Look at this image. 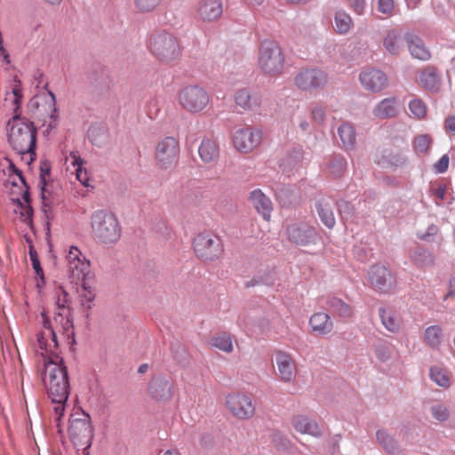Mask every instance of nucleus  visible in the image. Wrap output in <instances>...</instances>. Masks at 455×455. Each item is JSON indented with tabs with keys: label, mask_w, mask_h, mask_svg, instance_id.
Listing matches in <instances>:
<instances>
[{
	"label": "nucleus",
	"mask_w": 455,
	"mask_h": 455,
	"mask_svg": "<svg viewBox=\"0 0 455 455\" xmlns=\"http://www.w3.org/2000/svg\"><path fill=\"white\" fill-rule=\"evenodd\" d=\"M43 329L36 335L37 352L44 358L43 380L47 395L52 403L56 419L63 416L69 395L68 369L63 359L58 354V340L55 330L45 313H42Z\"/></svg>",
	"instance_id": "1"
},
{
	"label": "nucleus",
	"mask_w": 455,
	"mask_h": 455,
	"mask_svg": "<svg viewBox=\"0 0 455 455\" xmlns=\"http://www.w3.org/2000/svg\"><path fill=\"white\" fill-rule=\"evenodd\" d=\"M88 138L92 144L101 147L108 139V133L104 128L93 126L89 129Z\"/></svg>",
	"instance_id": "44"
},
{
	"label": "nucleus",
	"mask_w": 455,
	"mask_h": 455,
	"mask_svg": "<svg viewBox=\"0 0 455 455\" xmlns=\"http://www.w3.org/2000/svg\"><path fill=\"white\" fill-rule=\"evenodd\" d=\"M445 128L448 131L455 132V116H450L445 120Z\"/></svg>",
	"instance_id": "63"
},
{
	"label": "nucleus",
	"mask_w": 455,
	"mask_h": 455,
	"mask_svg": "<svg viewBox=\"0 0 455 455\" xmlns=\"http://www.w3.org/2000/svg\"><path fill=\"white\" fill-rule=\"evenodd\" d=\"M248 200L265 220L268 221L270 220L273 212V204L270 198L260 189L256 188L251 191Z\"/></svg>",
	"instance_id": "21"
},
{
	"label": "nucleus",
	"mask_w": 455,
	"mask_h": 455,
	"mask_svg": "<svg viewBox=\"0 0 455 455\" xmlns=\"http://www.w3.org/2000/svg\"><path fill=\"white\" fill-rule=\"evenodd\" d=\"M162 0H134V5L140 12H150L154 11Z\"/></svg>",
	"instance_id": "47"
},
{
	"label": "nucleus",
	"mask_w": 455,
	"mask_h": 455,
	"mask_svg": "<svg viewBox=\"0 0 455 455\" xmlns=\"http://www.w3.org/2000/svg\"><path fill=\"white\" fill-rule=\"evenodd\" d=\"M262 140V132L251 126L236 128L232 134L235 148L240 153H250L259 146Z\"/></svg>",
	"instance_id": "11"
},
{
	"label": "nucleus",
	"mask_w": 455,
	"mask_h": 455,
	"mask_svg": "<svg viewBox=\"0 0 455 455\" xmlns=\"http://www.w3.org/2000/svg\"><path fill=\"white\" fill-rule=\"evenodd\" d=\"M404 40L413 58L420 60H428L430 59L431 53L429 50L418 35L408 32L404 35Z\"/></svg>",
	"instance_id": "24"
},
{
	"label": "nucleus",
	"mask_w": 455,
	"mask_h": 455,
	"mask_svg": "<svg viewBox=\"0 0 455 455\" xmlns=\"http://www.w3.org/2000/svg\"><path fill=\"white\" fill-rule=\"evenodd\" d=\"M29 258L32 263V267L37 275H43V268L41 267L40 261L38 259L37 252L34 249V247L31 245L29 247Z\"/></svg>",
	"instance_id": "55"
},
{
	"label": "nucleus",
	"mask_w": 455,
	"mask_h": 455,
	"mask_svg": "<svg viewBox=\"0 0 455 455\" xmlns=\"http://www.w3.org/2000/svg\"><path fill=\"white\" fill-rule=\"evenodd\" d=\"M91 226L94 236L102 243H116L121 237L120 223L110 212L99 210L92 213Z\"/></svg>",
	"instance_id": "5"
},
{
	"label": "nucleus",
	"mask_w": 455,
	"mask_h": 455,
	"mask_svg": "<svg viewBox=\"0 0 455 455\" xmlns=\"http://www.w3.org/2000/svg\"><path fill=\"white\" fill-rule=\"evenodd\" d=\"M395 8L394 0H378V11L386 15H391Z\"/></svg>",
	"instance_id": "56"
},
{
	"label": "nucleus",
	"mask_w": 455,
	"mask_h": 455,
	"mask_svg": "<svg viewBox=\"0 0 455 455\" xmlns=\"http://www.w3.org/2000/svg\"><path fill=\"white\" fill-rule=\"evenodd\" d=\"M379 315L382 325L390 332L397 333L402 326L401 315L391 307H379Z\"/></svg>",
	"instance_id": "23"
},
{
	"label": "nucleus",
	"mask_w": 455,
	"mask_h": 455,
	"mask_svg": "<svg viewBox=\"0 0 455 455\" xmlns=\"http://www.w3.org/2000/svg\"><path fill=\"white\" fill-rule=\"evenodd\" d=\"M376 438L378 443L383 447V449L391 455H399L401 450L397 441L390 435L386 430L379 429L376 433Z\"/></svg>",
	"instance_id": "35"
},
{
	"label": "nucleus",
	"mask_w": 455,
	"mask_h": 455,
	"mask_svg": "<svg viewBox=\"0 0 455 455\" xmlns=\"http://www.w3.org/2000/svg\"><path fill=\"white\" fill-rule=\"evenodd\" d=\"M368 275L371 285L374 290L384 294H392L396 291V277L386 266L381 264L373 265Z\"/></svg>",
	"instance_id": "10"
},
{
	"label": "nucleus",
	"mask_w": 455,
	"mask_h": 455,
	"mask_svg": "<svg viewBox=\"0 0 455 455\" xmlns=\"http://www.w3.org/2000/svg\"><path fill=\"white\" fill-rule=\"evenodd\" d=\"M148 392L155 401L159 403L167 402L173 395L172 383L164 376H154L148 383Z\"/></svg>",
	"instance_id": "18"
},
{
	"label": "nucleus",
	"mask_w": 455,
	"mask_h": 455,
	"mask_svg": "<svg viewBox=\"0 0 455 455\" xmlns=\"http://www.w3.org/2000/svg\"><path fill=\"white\" fill-rule=\"evenodd\" d=\"M285 57L280 44L270 39L260 42L258 49L257 65L268 76L281 75L284 68Z\"/></svg>",
	"instance_id": "4"
},
{
	"label": "nucleus",
	"mask_w": 455,
	"mask_h": 455,
	"mask_svg": "<svg viewBox=\"0 0 455 455\" xmlns=\"http://www.w3.org/2000/svg\"><path fill=\"white\" fill-rule=\"evenodd\" d=\"M198 154L204 164L215 163L220 156L219 145L214 140L205 138L199 145Z\"/></svg>",
	"instance_id": "29"
},
{
	"label": "nucleus",
	"mask_w": 455,
	"mask_h": 455,
	"mask_svg": "<svg viewBox=\"0 0 455 455\" xmlns=\"http://www.w3.org/2000/svg\"><path fill=\"white\" fill-rule=\"evenodd\" d=\"M311 116L315 123L323 124L326 117V108L319 105L315 106L311 110Z\"/></svg>",
	"instance_id": "54"
},
{
	"label": "nucleus",
	"mask_w": 455,
	"mask_h": 455,
	"mask_svg": "<svg viewBox=\"0 0 455 455\" xmlns=\"http://www.w3.org/2000/svg\"><path fill=\"white\" fill-rule=\"evenodd\" d=\"M430 193L436 199L443 201L446 195V187L444 185H436L430 188Z\"/></svg>",
	"instance_id": "59"
},
{
	"label": "nucleus",
	"mask_w": 455,
	"mask_h": 455,
	"mask_svg": "<svg viewBox=\"0 0 455 455\" xmlns=\"http://www.w3.org/2000/svg\"><path fill=\"white\" fill-rule=\"evenodd\" d=\"M6 129L7 140L12 148L20 155L28 154L29 161H34L36 156V128L32 122L20 116L19 106L8 121Z\"/></svg>",
	"instance_id": "2"
},
{
	"label": "nucleus",
	"mask_w": 455,
	"mask_h": 455,
	"mask_svg": "<svg viewBox=\"0 0 455 455\" xmlns=\"http://www.w3.org/2000/svg\"><path fill=\"white\" fill-rule=\"evenodd\" d=\"M228 411L237 419H247L255 413L251 398L242 393L230 394L226 397Z\"/></svg>",
	"instance_id": "15"
},
{
	"label": "nucleus",
	"mask_w": 455,
	"mask_h": 455,
	"mask_svg": "<svg viewBox=\"0 0 455 455\" xmlns=\"http://www.w3.org/2000/svg\"><path fill=\"white\" fill-rule=\"evenodd\" d=\"M338 134L342 143V148L349 152L355 148L356 132L354 125L350 123H343L338 128Z\"/></svg>",
	"instance_id": "32"
},
{
	"label": "nucleus",
	"mask_w": 455,
	"mask_h": 455,
	"mask_svg": "<svg viewBox=\"0 0 455 455\" xmlns=\"http://www.w3.org/2000/svg\"><path fill=\"white\" fill-rule=\"evenodd\" d=\"M309 326L312 332L318 335H326L333 329V323L327 313L317 312L311 315Z\"/></svg>",
	"instance_id": "28"
},
{
	"label": "nucleus",
	"mask_w": 455,
	"mask_h": 455,
	"mask_svg": "<svg viewBox=\"0 0 455 455\" xmlns=\"http://www.w3.org/2000/svg\"><path fill=\"white\" fill-rule=\"evenodd\" d=\"M400 111L397 98L389 97L379 101L372 108V115L379 120L392 119L395 117Z\"/></svg>",
	"instance_id": "22"
},
{
	"label": "nucleus",
	"mask_w": 455,
	"mask_h": 455,
	"mask_svg": "<svg viewBox=\"0 0 455 455\" xmlns=\"http://www.w3.org/2000/svg\"><path fill=\"white\" fill-rule=\"evenodd\" d=\"M405 162H406V158L401 155L393 156L390 159L391 164H393L395 166L403 165Z\"/></svg>",
	"instance_id": "61"
},
{
	"label": "nucleus",
	"mask_w": 455,
	"mask_h": 455,
	"mask_svg": "<svg viewBox=\"0 0 455 455\" xmlns=\"http://www.w3.org/2000/svg\"><path fill=\"white\" fill-rule=\"evenodd\" d=\"M69 437L76 447L87 451L92 442L93 428L91 424V417L83 411L79 417H72L69 419Z\"/></svg>",
	"instance_id": "6"
},
{
	"label": "nucleus",
	"mask_w": 455,
	"mask_h": 455,
	"mask_svg": "<svg viewBox=\"0 0 455 455\" xmlns=\"http://www.w3.org/2000/svg\"><path fill=\"white\" fill-rule=\"evenodd\" d=\"M359 81L362 86L371 92H380L388 84L387 76L376 68L363 69L359 75Z\"/></svg>",
	"instance_id": "17"
},
{
	"label": "nucleus",
	"mask_w": 455,
	"mask_h": 455,
	"mask_svg": "<svg viewBox=\"0 0 455 455\" xmlns=\"http://www.w3.org/2000/svg\"><path fill=\"white\" fill-rule=\"evenodd\" d=\"M56 305L60 310L54 316V322L61 325L63 333L69 338L74 336L73 320L70 314L71 296L61 286L55 290Z\"/></svg>",
	"instance_id": "12"
},
{
	"label": "nucleus",
	"mask_w": 455,
	"mask_h": 455,
	"mask_svg": "<svg viewBox=\"0 0 455 455\" xmlns=\"http://www.w3.org/2000/svg\"><path fill=\"white\" fill-rule=\"evenodd\" d=\"M431 138L427 134L419 135L414 139L413 148L419 153H425L431 144Z\"/></svg>",
	"instance_id": "48"
},
{
	"label": "nucleus",
	"mask_w": 455,
	"mask_h": 455,
	"mask_svg": "<svg viewBox=\"0 0 455 455\" xmlns=\"http://www.w3.org/2000/svg\"><path fill=\"white\" fill-rule=\"evenodd\" d=\"M67 272L71 283L78 284L80 281L90 280L91 264L76 246H70L66 255Z\"/></svg>",
	"instance_id": "8"
},
{
	"label": "nucleus",
	"mask_w": 455,
	"mask_h": 455,
	"mask_svg": "<svg viewBox=\"0 0 455 455\" xmlns=\"http://www.w3.org/2000/svg\"><path fill=\"white\" fill-rule=\"evenodd\" d=\"M409 108L417 118H422L427 114V107L420 100H411L409 103Z\"/></svg>",
	"instance_id": "49"
},
{
	"label": "nucleus",
	"mask_w": 455,
	"mask_h": 455,
	"mask_svg": "<svg viewBox=\"0 0 455 455\" xmlns=\"http://www.w3.org/2000/svg\"><path fill=\"white\" fill-rule=\"evenodd\" d=\"M180 106L191 114L203 112L210 103L207 91L197 84H190L180 90L178 96Z\"/></svg>",
	"instance_id": "7"
},
{
	"label": "nucleus",
	"mask_w": 455,
	"mask_h": 455,
	"mask_svg": "<svg viewBox=\"0 0 455 455\" xmlns=\"http://www.w3.org/2000/svg\"><path fill=\"white\" fill-rule=\"evenodd\" d=\"M293 427L301 434H307L313 436H319L321 429L318 424L303 415L294 416L291 419Z\"/></svg>",
	"instance_id": "31"
},
{
	"label": "nucleus",
	"mask_w": 455,
	"mask_h": 455,
	"mask_svg": "<svg viewBox=\"0 0 455 455\" xmlns=\"http://www.w3.org/2000/svg\"><path fill=\"white\" fill-rule=\"evenodd\" d=\"M148 49L157 60L165 64L176 61L182 52L180 39L165 30L156 31L149 36Z\"/></svg>",
	"instance_id": "3"
},
{
	"label": "nucleus",
	"mask_w": 455,
	"mask_h": 455,
	"mask_svg": "<svg viewBox=\"0 0 455 455\" xmlns=\"http://www.w3.org/2000/svg\"><path fill=\"white\" fill-rule=\"evenodd\" d=\"M337 205L342 220H348L353 216L354 206L349 202L340 200Z\"/></svg>",
	"instance_id": "50"
},
{
	"label": "nucleus",
	"mask_w": 455,
	"mask_h": 455,
	"mask_svg": "<svg viewBox=\"0 0 455 455\" xmlns=\"http://www.w3.org/2000/svg\"><path fill=\"white\" fill-rule=\"evenodd\" d=\"M212 437L209 434H204L202 435L200 439V444L204 448H207L208 446L212 445Z\"/></svg>",
	"instance_id": "62"
},
{
	"label": "nucleus",
	"mask_w": 455,
	"mask_h": 455,
	"mask_svg": "<svg viewBox=\"0 0 455 455\" xmlns=\"http://www.w3.org/2000/svg\"><path fill=\"white\" fill-rule=\"evenodd\" d=\"M319 219L329 229L335 227L336 220L333 213V204L330 197H321L315 204Z\"/></svg>",
	"instance_id": "25"
},
{
	"label": "nucleus",
	"mask_w": 455,
	"mask_h": 455,
	"mask_svg": "<svg viewBox=\"0 0 455 455\" xmlns=\"http://www.w3.org/2000/svg\"><path fill=\"white\" fill-rule=\"evenodd\" d=\"M365 4V0H348V5L358 15L363 14Z\"/></svg>",
	"instance_id": "58"
},
{
	"label": "nucleus",
	"mask_w": 455,
	"mask_h": 455,
	"mask_svg": "<svg viewBox=\"0 0 455 455\" xmlns=\"http://www.w3.org/2000/svg\"><path fill=\"white\" fill-rule=\"evenodd\" d=\"M430 378L438 386L448 387L450 379L447 373L440 367L435 366L430 369Z\"/></svg>",
	"instance_id": "45"
},
{
	"label": "nucleus",
	"mask_w": 455,
	"mask_h": 455,
	"mask_svg": "<svg viewBox=\"0 0 455 455\" xmlns=\"http://www.w3.org/2000/svg\"><path fill=\"white\" fill-rule=\"evenodd\" d=\"M12 168H13V172L17 175L20 181L23 185L27 186L21 171L15 168L14 166H12ZM28 188L26 187V190L22 194V199H23L24 203L26 204V206L24 207V212H22L21 214L25 217V220H31L33 210H32L31 206L29 205L30 197H29V193H28Z\"/></svg>",
	"instance_id": "40"
},
{
	"label": "nucleus",
	"mask_w": 455,
	"mask_h": 455,
	"mask_svg": "<svg viewBox=\"0 0 455 455\" xmlns=\"http://www.w3.org/2000/svg\"><path fill=\"white\" fill-rule=\"evenodd\" d=\"M275 198L282 207H289L298 202L299 194L293 185H277L274 188Z\"/></svg>",
	"instance_id": "27"
},
{
	"label": "nucleus",
	"mask_w": 455,
	"mask_h": 455,
	"mask_svg": "<svg viewBox=\"0 0 455 455\" xmlns=\"http://www.w3.org/2000/svg\"><path fill=\"white\" fill-rule=\"evenodd\" d=\"M90 280L80 281L81 291H80V298L81 304L84 307L90 309L92 307V303L95 298V292L92 287L89 283Z\"/></svg>",
	"instance_id": "39"
},
{
	"label": "nucleus",
	"mask_w": 455,
	"mask_h": 455,
	"mask_svg": "<svg viewBox=\"0 0 455 455\" xmlns=\"http://www.w3.org/2000/svg\"><path fill=\"white\" fill-rule=\"evenodd\" d=\"M373 347L376 356L380 361L385 362L390 357V351L384 341H378Z\"/></svg>",
	"instance_id": "52"
},
{
	"label": "nucleus",
	"mask_w": 455,
	"mask_h": 455,
	"mask_svg": "<svg viewBox=\"0 0 455 455\" xmlns=\"http://www.w3.org/2000/svg\"><path fill=\"white\" fill-rule=\"evenodd\" d=\"M347 168V161L340 155H334L331 156L328 169L334 177L341 176Z\"/></svg>",
	"instance_id": "41"
},
{
	"label": "nucleus",
	"mask_w": 455,
	"mask_h": 455,
	"mask_svg": "<svg viewBox=\"0 0 455 455\" xmlns=\"http://www.w3.org/2000/svg\"><path fill=\"white\" fill-rule=\"evenodd\" d=\"M354 26L351 16L343 10H338L334 13L333 29L338 35H347Z\"/></svg>",
	"instance_id": "34"
},
{
	"label": "nucleus",
	"mask_w": 455,
	"mask_h": 455,
	"mask_svg": "<svg viewBox=\"0 0 455 455\" xmlns=\"http://www.w3.org/2000/svg\"><path fill=\"white\" fill-rule=\"evenodd\" d=\"M197 18L205 23L218 21L223 13L221 0H199L196 4Z\"/></svg>",
	"instance_id": "19"
},
{
	"label": "nucleus",
	"mask_w": 455,
	"mask_h": 455,
	"mask_svg": "<svg viewBox=\"0 0 455 455\" xmlns=\"http://www.w3.org/2000/svg\"><path fill=\"white\" fill-rule=\"evenodd\" d=\"M71 164L76 167V180L84 187H89V176L87 171L84 168V160L81 158L77 152L72 151L69 154L68 158Z\"/></svg>",
	"instance_id": "36"
},
{
	"label": "nucleus",
	"mask_w": 455,
	"mask_h": 455,
	"mask_svg": "<svg viewBox=\"0 0 455 455\" xmlns=\"http://www.w3.org/2000/svg\"><path fill=\"white\" fill-rule=\"evenodd\" d=\"M437 231H438V228L436 226H435V225L429 226L427 232L419 235V238L421 240H427L428 236L435 235L437 233Z\"/></svg>",
	"instance_id": "60"
},
{
	"label": "nucleus",
	"mask_w": 455,
	"mask_h": 455,
	"mask_svg": "<svg viewBox=\"0 0 455 455\" xmlns=\"http://www.w3.org/2000/svg\"><path fill=\"white\" fill-rule=\"evenodd\" d=\"M0 57L3 58V60L9 64L10 63V57H9V54L7 52V51L5 50V48L3 46V44H0Z\"/></svg>",
	"instance_id": "64"
},
{
	"label": "nucleus",
	"mask_w": 455,
	"mask_h": 455,
	"mask_svg": "<svg viewBox=\"0 0 455 455\" xmlns=\"http://www.w3.org/2000/svg\"><path fill=\"white\" fill-rule=\"evenodd\" d=\"M328 81L327 74L318 68L301 70L295 77V84L301 91H313L323 88Z\"/></svg>",
	"instance_id": "16"
},
{
	"label": "nucleus",
	"mask_w": 455,
	"mask_h": 455,
	"mask_svg": "<svg viewBox=\"0 0 455 455\" xmlns=\"http://www.w3.org/2000/svg\"><path fill=\"white\" fill-rule=\"evenodd\" d=\"M288 240L298 246L315 244L320 238L316 229L305 222H294L286 227Z\"/></svg>",
	"instance_id": "14"
},
{
	"label": "nucleus",
	"mask_w": 455,
	"mask_h": 455,
	"mask_svg": "<svg viewBox=\"0 0 455 455\" xmlns=\"http://www.w3.org/2000/svg\"><path fill=\"white\" fill-rule=\"evenodd\" d=\"M419 79L422 85L427 90H435L438 88L439 79L435 72L431 68L425 69L421 72Z\"/></svg>",
	"instance_id": "42"
},
{
	"label": "nucleus",
	"mask_w": 455,
	"mask_h": 455,
	"mask_svg": "<svg viewBox=\"0 0 455 455\" xmlns=\"http://www.w3.org/2000/svg\"><path fill=\"white\" fill-rule=\"evenodd\" d=\"M272 442L279 450H287L290 447V440L282 433L275 431L272 434Z\"/></svg>",
	"instance_id": "51"
},
{
	"label": "nucleus",
	"mask_w": 455,
	"mask_h": 455,
	"mask_svg": "<svg viewBox=\"0 0 455 455\" xmlns=\"http://www.w3.org/2000/svg\"><path fill=\"white\" fill-rule=\"evenodd\" d=\"M179 156L180 144L174 137H165L157 143L155 158L160 169H171L177 164Z\"/></svg>",
	"instance_id": "9"
},
{
	"label": "nucleus",
	"mask_w": 455,
	"mask_h": 455,
	"mask_svg": "<svg viewBox=\"0 0 455 455\" xmlns=\"http://www.w3.org/2000/svg\"><path fill=\"white\" fill-rule=\"evenodd\" d=\"M212 346L223 352L230 353L233 350L231 336L228 333H222L213 337Z\"/></svg>",
	"instance_id": "43"
},
{
	"label": "nucleus",
	"mask_w": 455,
	"mask_h": 455,
	"mask_svg": "<svg viewBox=\"0 0 455 455\" xmlns=\"http://www.w3.org/2000/svg\"><path fill=\"white\" fill-rule=\"evenodd\" d=\"M277 376L284 383H291L296 376V363L292 356L283 351L275 353Z\"/></svg>",
	"instance_id": "20"
},
{
	"label": "nucleus",
	"mask_w": 455,
	"mask_h": 455,
	"mask_svg": "<svg viewBox=\"0 0 455 455\" xmlns=\"http://www.w3.org/2000/svg\"><path fill=\"white\" fill-rule=\"evenodd\" d=\"M383 46L388 53L399 54L403 48L400 33L396 29L388 30L383 39Z\"/></svg>",
	"instance_id": "37"
},
{
	"label": "nucleus",
	"mask_w": 455,
	"mask_h": 455,
	"mask_svg": "<svg viewBox=\"0 0 455 455\" xmlns=\"http://www.w3.org/2000/svg\"><path fill=\"white\" fill-rule=\"evenodd\" d=\"M432 416L438 421H445L450 417L448 407L441 403H435L430 408Z\"/></svg>",
	"instance_id": "46"
},
{
	"label": "nucleus",
	"mask_w": 455,
	"mask_h": 455,
	"mask_svg": "<svg viewBox=\"0 0 455 455\" xmlns=\"http://www.w3.org/2000/svg\"><path fill=\"white\" fill-rule=\"evenodd\" d=\"M450 158L448 155H443L438 162L434 165V170L436 173H443L449 167Z\"/></svg>",
	"instance_id": "57"
},
{
	"label": "nucleus",
	"mask_w": 455,
	"mask_h": 455,
	"mask_svg": "<svg viewBox=\"0 0 455 455\" xmlns=\"http://www.w3.org/2000/svg\"><path fill=\"white\" fill-rule=\"evenodd\" d=\"M193 243L197 257L205 261L218 259L223 251L220 239L210 234H199Z\"/></svg>",
	"instance_id": "13"
},
{
	"label": "nucleus",
	"mask_w": 455,
	"mask_h": 455,
	"mask_svg": "<svg viewBox=\"0 0 455 455\" xmlns=\"http://www.w3.org/2000/svg\"><path fill=\"white\" fill-rule=\"evenodd\" d=\"M320 301L334 315L343 319L352 316V307L341 299L334 296L322 297Z\"/></svg>",
	"instance_id": "26"
},
{
	"label": "nucleus",
	"mask_w": 455,
	"mask_h": 455,
	"mask_svg": "<svg viewBox=\"0 0 455 455\" xmlns=\"http://www.w3.org/2000/svg\"><path fill=\"white\" fill-rule=\"evenodd\" d=\"M409 257L411 261L419 268L430 267L435 262L433 253L429 250L419 246L410 251Z\"/></svg>",
	"instance_id": "33"
},
{
	"label": "nucleus",
	"mask_w": 455,
	"mask_h": 455,
	"mask_svg": "<svg viewBox=\"0 0 455 455\" xmlns=\"http://www.w3.org/2000/svg\"><path fill=\"white\" fill-rule=\"evenodd\" d=\"M424 339L432 348L436 349L440 347L443 340V330L438 325H431L425 330Z\"/></svg>",
	"instance_id": "38"
},
{
	"label": "nucleus",
	"mask_w": 455,
	"mask_h": 455,
	"mask_svg": "<svg viewBox=\"0 0 455 455\" xmlns=\"http://www.w3.org/2000/svg\"><path fill=\"white\" fill-rule=\"evenodd\" d=\"M294 156H288L286 159H283L281 163V166L283 168V170L289 168V167H295L302 159V155L300 150H296L293 153Z\"/></svg>",
	"instance_id": "53"
},
{
	"label": "nucleus",
	"mask_w": 455,
	"mask_h": 455,
	"mask_svg": "<svg viewBox=\"0 0 455 455\" xmlns=\"http://www.w3.org/2000/svg\"><path fill=\"white\" fill-rule=\"evenodd\" d=\"M235 104L243 110H254L260 106L261 100L257 94L246 89H240L235 94Z\"/></svg>",
	"instance_id": "30"
}]
</instances>
